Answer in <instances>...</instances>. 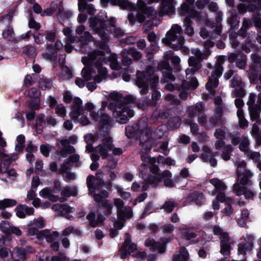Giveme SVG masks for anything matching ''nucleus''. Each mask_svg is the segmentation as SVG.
<instances>
[{"label":"nucleus","instance_id":"1","mask_svg":"<svg viewBox=\"0 0 261 261\" xmlns=\"http://www.w3.org/2000/svg\"><path fill=\"white\" fill-rule=\"evenodd\" d=\"M95 51L89 54V57H83L82 63L85 67L82 69L81 74L85 81H90L93 79L94 82L87 83L86 87L90 91H94L97 87L96 84L106 81L108 77V71L103 64H109L111 69H118L119 65L116 56L111 57H105V54L95 56Z\"/></svg>","mask_w":261,"mask_h":261},{"label":"nucleus","instance_id":"2","mask_svg":"<svg viewBox=\"0 0 261 261\" xmlns=\"http://www.w3.org/2000/svg\"><path fill=\"white\" fill-rule=\"evenodd\" d=\"M66 43L65 45V50L67 53H71L73 47L72 43H79L80 50L81 52L89 54L95 51V56H98L101 54H108L110 49L108 45L109 34H97L100 38V41H94L91 34H83L84 36H72V34H64Z\"/></svg>","mask_w":261,"mask_h":261},{"label":"nucleus","instance_id":"3","mask_svg":"<svg viewBox=\"0 0 261 261\" xmlns=\"http://www.w3.org/2000/svg\"><path fill=\"white\" fill-rule=\"evenodd\" d=\"M252 63L250 69L247 71L250 82L256 84L259 81L260 85L256 87L257 91L260 92L258 96L254 93H251L247 101L250 118L253 120H257L261 112V57L256 53L251 55Z\"/></svg>","mask_w":261,"mask_h":261},{"label":"nucleus","instance_id":"4","mask_svg":"<svg viewBox=\"0 0 261 261\" xmlns=\"http://www.w3.org/2000/svg\"><path fill=\"white\" fill-rule=\"evenodd\" d=\"M109 97L111 101L108 104V108L112 111L116 121L120 123H126L134 115V110L128 105L135 102L136 97L132 95H123L115 91L111 92Z\"/></svg>","mask_w":261,"mask_h":261},{"label":"nucleus","instance_id":"5","mask_svg":"<svg viewBox=\"0 0 261 261\" xmlns=\"http://www.w3.org/2000/svg\"><path fill=\"white\" fill-rule=\"evenodd\" d=\"M238 55L236 53H231L228 57L219 56L217 58L214 66L211 63L206 64L207 68L213 69V70L211 76L209 77L208 81L205 85V88L208 91L206 99L211 98L215 95V89L219 84V79L221 76L224 70L223 65L226 59L229 62L232 63L238 60Z\"/></svg>","mask_w":261,"mask_h":261},{"label":"nucleus","instance_id":"6","mask_svg":"<svg viewBox=\"0 0 261 261\" xmlns=\"http://www.w3.org/2000/svg\"><path fill=\"white\" fill-rule=\"evenodd\" d=\"M246 165L244 161L235 162V166L237 167V178L233 187V191L238 196L244 195L246 199H250L253 197L255 193L248 190L246 187L251 184L250 179L252 176V172L246 169Z\"/></svg>","mask_w":261,"mask_h":261},{"label":"nucleus","instance_id":"7","mask_svg":"<svg viewBox=\"0 0 261 261\" xmlns=\"http://www.w3.org/2000/svg\"><path fill=\"white\" fill-rule=\"evenodd\" d=\"M140 64L141 67L143 69L145 68V71L137 70L135 83L140 89V93L141 95H144L147 94L149 91V81L153 75L155 71V68L150 65L144 66V61H141Z\"/></svg>","mask_w":261,"mask_h":261},{"label":"nucleus","instance_id":"8","mask_svg":"<svg viewBox=\"0 0 261 261\" xmlns=\"http://www.w3.org/2000/svg\"><path fill=\"white\" fill-rule=\"evenodd\" d=\"M84 111L86 109L90 113L91 118L99 123L100 129L105 133H107L110 129L113 122L111 117L106 114L103 110H99L96 113L93 111L94 109V106L92 103L87 102L85 105Z\"/></svg>","mask_w":261,"mask_h":261},{"label":"nucleus","instance_id":"9","mask_svg":"<svg viewBox=\"0 0 261 261\" xmlns=\"http://www.w3.org/2000/svg\"><path fill=\"white\" fill-rule=\"evenodd\" d=\"M112 149V139L109 136H106L102 139V143L96 146L95 150L101 155L102 159L107 160V166L111 169H114L117 165V160L109 153Z\"/></svg>","mask_w":261,"mask_h":261},{"label":"nucleus","instance_id":"10","mask_svg":"<svg viewBox=\"0 0 261 261\" xmlns=\"http://www.w3.org/2000/svg\"><path fill=\"white\" fill-rule=\"evenodd\" d=\"M212 228L213 233L216 236H219L220 240V253L227 258L230 253L231 250L230 238L227 232L224 230L219 225H215L213 226L210 223L206 224L205 228Z\"/></svg>","mask_w":261,"mask_h":261},{"label":"nucleus","instance_id":"11","mask_svg":"<svg viewBox=\"0 0 261 261\" xmlns=\"http://www.w3.org/2000/svg\"><path fill=\"white\" fill-rule=\"evenodd\" d=\"M156 14V11L151 7H147L144 2L138 0L136 11L128 15V19L130 23L136 21L142 22L147 18L153 17Z\"/></svg>","mask_w":261,"mask_h":261},{"label":"nucleus","instance_id":"12","mask_svg":"<svg viewBox=\"0 0 261 261\" xmlns=\"http://www.w3.org/2000/svg\"><path fill=\"white\" fill-rule=\"evenodd\" d=\"M82 100L79 97H75L71 106L70 117L75 123H80L83 125L90 123L89 118L84 115V108L82 106Z\"/></svg>","mask_w":261,"mask_h":261},{"label":"nucleus","instance_id":"13","mask_svg":"<svg viewBox=\"0 0 261 261\" xmlns=\"http://www.w3.org/2000/svg\"><path fill=\"white\" fill-rule=\"evenodd\" d=\"M174 53L172 50L166 51L164 56V60L159 63L158 69L163 70L162 72V81L163 82L174 81L175 77L173 74V68L169 64V60L172 59Z\"/></svg>","mask_w":261,"mask_h":261},{"label":"nucleus","instance_id":"14","mask_svg":"<svg viewBox=\"0 0 261 261\" xmlns=\"http://www.w3.org/2000/svg\"><path fill=\"white\" fill-rule=\"evenodd\" d=\"M148 127V118H143L139 120L137 123L125 127V135L128 138H139L140 140L143 138V134L149 129Z\"/></svg>","mask_w":261,"mask_h":261},{"label":"nucleus","instance_id":"15","mask_svg":"<svg viewBox=\"0 0 261 261\" xmlns=\"http://www.w3.org/2000/svg\"><path fill=\"white\" fill-rule=\"evenodd\" d=\"M200 36L204 39H207L203 42V46L205 49H209L214 46L216 44L217 47L222 49L225 48V43L221 40V34H199Z\"/></svg>","mask_w":261,"mask_h":261},{"label":"nucleus","instance_id":"16","mask_svg":"<svg viewBox=\"0 0 261 261\" xmlns=\"http://www.w3.org/2000/svg\"><path fill=\"white\" fill-rule=\"evenodd\" d=\"M61 190V185L59 180L56 179L54 183L53 189L45 188L39 192V195L43 198H47L52 202H56L60 199L59 196L54 195L53 192L58 193Z\"/></svg>","mask_w":261,"mask_h":261},{"label":"nucleus","instance_id":"17","mask_svg":"<svg viewBox=\"0 0 261 261\" xmlns=\"http://www.w3.org/2000/svg\"><path fill=\"white\" fill-rule=\"evenodd\" d=\"M93 195V194H92ZM108 193L107 191H102L100 193H93V198L95 202L98 203L99 206L103 208V213L105 215H109L111 213L113 207V203L107 199H103L104 197L108 196Z\"/></svg>","mask_w":261,"mask_h":261},{"label":"nucleus","instance_id":"18","mask_svg":"<svg viewBox=\"0 0 261 261\" xmlns=\"http://www.w3.org/2000/svg\"><path fill=\"white\" fill-rule=\"evenodd\" d=\"M166 37L162 39V42L170 46L174 50L180 49L185 42L183 37L177 36V34H166Z\"/></svg>","mask_w":261,"mask_h":261},{"label":"nucleus","instance_id":"19","mask_svg":"<svg viewBox=\"0 0 261 261\" xmlns=\"http://www.w3.org/2000/svg\"><path fill=\"white\" fill-rule=\"evenodd\" d=\"M198 82L195 77H193L190 81L184 80L180 85V90L179 97L180 99L185 100L187 99L189 94L187 91L189 89L194 90L198 86Z\"/></svg>","mask_w":261,"mask_h":261},{"label":"nucleus","instance_id":"20","mask_svg":"<svg viewBox=\"0 0 261 261\" xmlns=\"http://www.w3.org/2000/svg\"><path fill=\"white\" fill-rule=\"evenodd\" d=\"M113 56H116V57L117 58V60L118 59L117 56L115 54H111L109 57H111ZM132 61V59L130 57H128L126 56H125V57L123 56L121 60V63L123 66L126 67L124 68H121L120 65L119 64H118L119 65V68L116 70H121L120 72L121 73V74H122V78L125 82H129L130 81V73H132L133 72L132 69H130V67H128V66L131 64ZM117 63H118L117 61Z\"/></svg>","mask_w":261,"mask_h":261},{"label":"nucleus","instance_id":"21","mask_svg":"<svg viewBox=\"0 0 261 261\" xmlns=\"http://www.w3.org/2000/svg\"><path fill=\"white\" fill-rule=\"evenodd\" d=\"M170 173L168 171L163 174H155L154 175H149L145 180V184L142 186V191H145L148 189L150 187H156L161 180L163 176L169 175Z\"/></svg>","mask_w":261,"mask_h":261},{"label":"nucleus","instance_id":"22","mask_svg":"<svg viewBox=\"0 0 261 261\" xmlns=\"http://www.w3.org/2000/svg\"><path fill=\"white\" fill-rule=\"evenodd\" d=\"M230 86L234 89L232 91L236 97H243L245 94L244 84L242 82L241 77L238 75L233 76L230 81Z\"/></svg>","mask_w":261,"mask_h":261},{"label":"nucleus","instance_id":"23","mask_svg":"<svg viewBox=\"0 0 261 261\" xmlns=\"http://www.w3.org/2000/svg\"><path fill=\"white\" fill-rule=\"evenodd\" d=\"M201 62L202 61H199V60L197 59L195 57L191 56L189 57L188 63L191 68H188L185 70L187 80H189L190 81L191 79L193 77L191 76V75H189L190 74L193 75L196 72H199L202 67Z\"/></svg>","mask_w":261,"mask_h":261},{"label":"nucleus","instance_id":"24","mask_svg":"<svg viewBox=\"0 0 261 261\" xmlns=\"http://www.w3.org/2000/svg\"><path fill=\"white\" fill-rule=\"evenodd\" d=\"M2 135L3 133L0 130V146L2 147V148H0V158H7L2 161V163L4 165L8 167L13 161L17 159L18 155L14 153L7 155L5 153L4 149L3 148L6 146L7 143L5 139L2 137Z\"/></svg>","mask_w":261,"mask_h":261},{"label":"nucleus","instance_id":"25","mask_svg":"<svg viewBox=\"0 0 261 261\" xmlns=\"http://www.w3.org/2000/svg\"><path fill=\"white\" fill-rule=\"evenodd\" d=\"M32 35L35 42L37 44H41L45 40H46L47 42H54L56 38V34H25L23 38L27 39Z\"/></svg>","mask_w":261,"mask_h":261},{"label":"nucleus","instance_id":"26","mask_svg":"<svg viewBox=\"0 0 261 261\" xmlns=\"http://www.w3.org/2000/svg\"><path fill=\"white\" fill-rule=\"evenodd\" d=\"M14 251L17 257L23 261L28 254L35 252V249L31 245H27L26 246H16L14 248Z\"/></svg>","mask_w":261,"mask_h":261},{"label":"nucleus","instance_id":"27","mask_svg":"<svg viewBox=\"0 0 261 261\" xmlns=\"http://www.w3.org/2000/svg\"><path fill=\"white\" fill-rule=\"evenodd\" d=\"M114 204L117 209V215H125L127 217L132 216V208L129 206L124 207V202L122 200L119 198L115 199Z\"/></svg>","mask_w":261,"mask_h":261},{"label":"nucleus","instance_id":"28","mask_svg":"<svg viewBox=\"0 0 261 261\" xmlns=\"http://www.w3.org/2000/svg\"><path fill=\"white\" fill-rule=\"evenodd\" d=\"M167 241H163L164 244L160 242H155L153 239L148 238L145 241V245L147 247H149L150 249L152 251H158L160 253H163L165 252L166 250V246L165 243Z\"/></svg>","mask_w":261,"mask_h":261},{"label":"nucleus","instance_id":"29","mask_svg":"<svg viewBox=\"0 0 261 261\" xmlns=\"http://www.w3.org/2000/svg\"><path fill=\"white\" fill-rule=\"evenodd\" d=\"M180 231L182 237L191 244L193 243V239H195L197 236L196 231L192 225L185 226L180 229Z\"/></svg>","mask_w":261,"mask_h":261},{"label":"nucleus","instance_id":"30","mask_svg":"<svg viewBox=\"0 0 261 261\" xmlns=\"http://www.w3.org/2000/svg\"><path fill=\"white\" fill-rule=\"evenodd\" d=\"M217 152H213L210 148H205L204 152L200 155V158L204 162L209 163L211 166L215 167L217 165V161L215 159Z\"/></svg>","mask_w":261,"mask_h":261},{"label":"nucleus","instance_id":"31","mask_svg":"<svg viewBox=\"0 0 261 261\" xmlns=\"http://www.w3.org/2000/svg\"><path fill=\"white\" fill-rule=\"evenodd\" d=\"M141 154V160L145 163L146 164H142L140 166V170L142 169H146L147 167L150 168L153 166V169L155 171L158 170V167L155 165V161L153 158H151L150 155H148L146 153H144L143 150H141L140 151Z\"/></svg>","mask_w":261,"mask_h":261},{"label":"nucleus","instance_id":"32","mask_svg":"<svg viewBox=\"0 0 261 261\" xmlns=\"http://www.w3.org/2000/svg\"><path fill=\"white\" fill-rule=\"evenodd\" d=\"M159 0H150V3L158 2ZM160 12L162 15H169L174 11L173 0H163Z\"/></svg>","mask_w":261,"mask_h":261},{"label":"nucleus","instance_id":"33","mask_svg":"<svg viewBox=\"0 0 261 261\" xmlns=\"http://www.w3.org/2000/svg\"><path fill=\"white\" fill-rule=\"evenodd\" d=\"M15 210L16 216L20 218H24L27 216L33 215L34 212V208L24 204L17 205Z\"/></svg>","mask_w":261,"mask_h":261},{"label":"nucleus","instance_id":"34","mask_svg":"<svg viewBox=\"0 0 261 261\" xmlns=\"http://www.w3.org/2000/svg\"><path fill=\"white\" fill-rule=\"evenodd\" d=\"M59 233L57 231H50L48 230H44L39 232L38 238L39 239H45L48 243H53L58 241Z\"/></svg>","mask_w":261,"mask_h":261},{"label":"nucleus","instance_id":"35","mask_svg":"<svg viewBox=\"0 0 261 261\" xmlns=\"http://www.w3.org/2000/svg\"><path fill=\"white\" fill-rule=\"evenodd\" d=\"M78 193V189L74 186H66L63 188L61 192V195L62 197L59 200L63 202L67 198L71 196H75Z\"/></svg>","mask_w":261,"mask_h":261},{"label":"nucleus","instance_id":"36","mask_svg":"<svg viewBox=\"0 0 261 261\" xmlns=\"http://www.w3.org/2000/svg\"><path fill=\"white\" fill-rule=\"evenodd\" d=\"M53 42H47L46 52L43 54V58L50 62H54L57 60V50L53 46Z\"/></svg>","mask_w":261,"mask_h":261},{"label":"nucleus","instance_id":"37","mask_svg":"<svg viewBox=\"0 0 261 261\" xmlns=\"http://www.w3.org/2000/svg\"><path fill=\"white\" fill-rule=\"evenodd\" d=\"M152 132V128L149 127V128L145 132L146 139L145 140V141L143 142L142 141V140L143 139V137L142 138V139L140 140L139 144L142 148L141 150H144V153H147L150 150L151 148V143L149 140L152 138L151 134Z\"/></svg>","mask_w":261,"mask_h":261},{"label":"nucleus","instance_id":"38","mask_svg":"<svg viewBox=\"0 0 261 261\" xmlns=\"http://www.w3.org/2000/svg\"><path fill=\"white\" fill-rule=\"evenodd\" d=\"M189 253L185 247L180 248L178 252L174 254L172 257V261H187Z\"/></svg>","mask_w":261,"mask_h":261},{"label":"nucleus","instance_id":"39","mask_svg":"<svg viewBox=\"0 0 261 261\" xmlns=\"http://www.w3.org/2000/svg\"><path fill=\"white\" fill-rule=\"evenodd\" d=\"M247 34H229V37L231 40V46L237 48L241 44V40L246 37Z\"/></svg>","mask_w":261,"mask_h":261},{"label":"nucleus","instance_id":"40","mask_svg":"<svg viewBox=\"0 0 261 261\" xmlns=\"http://www.w3.org/2000/svg\"><path fill=\"white\" fill-rule=\"evenodd\" d=\"M204 103L202 102L196 103L195 106L188 108L189 117L192 118L204 110Z\"/></svg>","mask_w":261,"mask_h":261},{"label":"nucleus","instance_id":"41","mask_svg":"<svg viewBox=\"0 0 261 261\" xmlns=\"http://www.w3.org/2000/svg\"><path fill=\"white\" fill-rule=\"evenodd\" d=\"M251 249V244L246 240H244L238 245V253L239 255H244L249 252Z\"/></svg>","mask_w":261,"mask_h":261},{"label":"nucleus","instance_id":"42","mask_svg":"<svg viewBox=\"0 0 261 261\" xmlns=\"http://www.w3.org/2000/svg\"><path fill=\"white\" fill-rule=\"evenodd\" d=\"M46 126V118L43 114H40L36 120L35 128L38 134H41Z\"/></svg>","mask_w":261,"mask_h":261},{"label":"nucleus","instance_id":"43","mask_svg":"<svg viewBox=\"0 0 261 261\" xmlns=\"http://www.w3.org/2000/svg\"><path fill=\"white\" fill-rule=\"evenodd\" d=\"M97 181H96L95 178L93 175H90L87 178V185L88 188L89 194L92 195L95 193L96 189L98 187Z\"/></svg>","mask_w":261,"mask_h":261},{"label":"nucleus","instance_id":"44","mask_svg":"<svg viewBox=\"0 0 261 261\" xmlns=\"http://www.w3.org/2000/svg\"><path fill=\"white\" fill-rule=\"evenodd\" d=\"M190 197L192 201L194 202L196 205H201L205 202V197L201 192L194 191L191 194Z\"/></svg>","mask_w":261,"mask_h":261},{"label":"nucleus","instance_id":"45","mask_svg":"<svg viewBox=\"0 0 261 261\" xmlns=\"http://www.w3.org/2000/svg\"><path fill=\"white\" fill-rule=\"evenodd\" d=\"M177 205L178 203L173 199H167L162 206L161 208L167 213H171Z\"/></svg>","mask_w":261,"mask_h":261},{"label":"nucleus","instance_id":"46","mask_svg":"<svg viewBox=\"0 0 261 261\" xmlns=\"http://www.w3.org/2000/svg\"><path fill=\"white\" fill-rule=\"evenodd\" d=\"M118 218L119 219L118 221H117L115 218H112V221L114 222V227L116 229H121L123 226L124 223L126 221V220L128 218H130L131 217H127L125 215H117Z\"/></svg>","mask_w":261,"mask_h":261},{"label":"nucleus","instance_id":"47","mask_svg":"<svg viewBox=\"0 0 261 261\" xmlns=\"http://www.w3.org/2000/svg\"><path fill=\"white\" fill-rule=\"evenodd\" d=\"M238 145H239V148L240 151L246 153L249 150L250 141L248 136H242V139Z\"/></svg>","mask_w":261,"mask_h":261},{"label":"nucleus","instance_id":"48","mask_svg":"<svg viewBox=\"0 0 261 261\" xmlns=\"http://www.w3.org/2000/svg\"><path fill=\"white\" fill-rule=\"evenodd\" d=\"M52 208L55 211L61 210V212L64 214H68L70 213H73L74 211V208L69 206L67 204H54L52 206Z\"/></svg>","mask_w":261,"mask_h":261},{"label":"nucleus","instance_id":"49","mask_svg":"<svg viewBox=\"0 0 261 261\" xmlns=\"http://www.w3.org/2000/svg\"><path fill=\"white\" fill-rule=\"evenodd\" d=\"M210 182L215 187L217 192L224 191L226 189V186L224 182L218 178H212Z\"/></svg>","mask_w":261,"mask_h":261},{"label":"nucleus","instance_id":"50","mask_svg":"<svg viewBox=\"0 0 261 261\" xmlns=\"http://www.w3.org/2000/svg\"><path fill=\"white\" fill-rule=\"evenodd\" d=\"M84 139L87 143L86 151L88 153L92 152L94 150L93 144L94 143V136L92 134L85 135Z\"/></svg>","mask_w":261,"mask_h":261},{"label":"nucleus","instance_id":"51","mask_svg":"<svg viewBox=\"0 0 261 261\" xmlns=\"http://www.w3.org/2000/svg\"><path fill=\"white\" fill-rule=\"evenodd\" d=\"M168 141L159 142L156 144L155 147L154 148V150L162 152L164 155H166L169 152V150L168 149Z\"/></svg>","mask_w":261,"mask_h":261},{"label":"nucleus","instance_id":"52","mask_svg":"<svg viewBox=\"0 0 261 261\" xmlns=\"http://www.w3.org/2000/svg\"><path fill=\"white\" fill-rule=\"evenodd\" d=\"M191 53L196 56V58L199 61H202L204 59H207L210 54L208 50H206L205 53H201L198 48H192Z\"/></svg>","mask_w":261,"mask_h":261},{"label":"nucleus","instance_id":"53","mask_svg":"<svg viewBox=\"0 0 261 261\" xmlns=\"http://www.w3.org/2000/svg\"><path fill=\"white\" fill-rule=\"evenodd\" d=\"M17 201L13 199L5 198L0 200V210H4L7 207H13L16 205Z\"/></svg>","mask_w":261,"mask_h":261},{"label":"nucleus","instance_id":"54","mask_svg":"<svg viewBox=\"0 0 261 261\" xmlns=\"http://www.w3.org/2000/svg\"><path fill=\"white\" fill-rule=\"evenodd\" d=\"M103 2H106L107 0H101ZM111 3L114 5H118L122 9H132L133 5L126 0H111Z\"/></svg>","mask_w":261,"mask_h":261},{"label":"nucleus","instance_id":"55","mask_svg":"<svg viewBox=\"0 0 261 261\" xmlns=\"http://www.w3.org/2000/svg\"><path fill=\"white\" fill-rule=\"evenodd\" d=\"M233 151V148L232 145H226L223 147L221 158L225 161H228L230 159V154Z\"/></svg>","mask_w":261,"mask_h":261},{"label":"nucleus","instance_id":"56","mask_svg":"<svg viewBox=\"0 0 261 261\" xmlns=\"http://www.w3.org/2000/svg\"><path fill=\"white\" fill-rule=\"evenodd\" d=\"M229 137L231 140V142L233 145H237L240 142L242 139L241 133L239 131H233L229 133Z\"/></svg>","mask_w":261,"mask_h":261},{"label":"nucleus","instance_id":"57","mask_svg":"<svg viewBox=\"0 0 261 261\" xmlns=\"http://www.w3.org/2000/svg\"><path fill=\"white\" fill-rule=\"evenodd\" d=\"M167 171L169 172L170 173V174L169 175H164V176H163L161 180L160 181V182H162V181H164V185L166 187H169V188L173 187L174 186V184L173 181H172V180L171 179V177L172 176L171 173L168 170H165L161 174H163L164 173H165V172H167Z\"/></svg>","mask_w":261,"mask_h":261},{"label":"nucleus","instance_id":"58","mask_svg":"<svg viewBox=\"0 0 261 261\" xmlns=\"http://www.w3.org/2000/svg\"><path fill=\"white\" fill-rule=\"evenodd\" d=\"M79 1V9L80 11H82L87 9L89 14H93L95 12V9L92 5L87 6L85 0H78Z\"/></svg>","mask_w":261,"mask_h":261},{"label":"nucleus","instance_id":"59","mask_svg":"<svg viewBox=\"0 0 261 261\" xmlns=\"http://www.w3.org/2000/svg\"><path fill=\"white\" fill-rule=\"evenodd\" d=\"M123 56L125 54H128L134 60H139L142 57V53L139 51L136 50L135 49H129V50L123 49L122 51Z\"/></svg>","mask_w":261,"mask_h":261},{"label":"nucleus","instance_id":"60","mask_svg":"<svg viewBox=\"0 0 261 261\" xmlns=\"http://www.w3.org/2000/svg\"><path fill=\"white\" fill-rule=\"evenodd\" d=\"M247 65V56L244 54L240 55V58L236 62V65L240 69H244Z\"/></svg>","mask_w":261,"mask_h":261},{"label":"nucleus","instance_id":"61","mask_svg":"<svg viewBox=\"0 0 261 261\" xmlns=\"http://www.w3.org/2000/svg\"><path fill=\"white\" fill-rule=\"evenodd\" d=\"M39 86L42 90L50 89L52 86V82L48 78H42L39 82Z\"/></svg>","mask_w":261,"mask_h":261},{"label":"nucleus","instance_id":"62","mask_svg":"<svg viewBox=\"0 0 261 261\" xmlns=\"http://www.w3.org/2000/svg\"><path fill=\"white\" fill-rule=\"evenodd\" d=\"M227 133V129L225 127H222L215 130L214 136L217 139H224Z\"/></svg>","mask_w":261,"mask_h":261},{"label":"nucleus","instance_id":"63","mask_svg":"<svg viewBox=\"0 0 261 261\" xmlns=\"http://www.w3.org/2000/svg\"><path fill=\"white\" fill-rule=\"evenodd\" d=\"M189 176V172L187 168H183L181 170L179 174L176 175L174 178L175 182L180 181L183 178H186Z\"/></svg>","mask_w":261,"mask_h":261},{"label":"nucleus","instance_id":"64","mask_svg":"<svg viewBox=\"0 0 261 261\" xmlns=\"http://www.w3.org/2000/svg\"><path fill=\"white\" fill-rule=\"evenodd\" d=\"M12 226L13 225L11 224L8 221H2L0 223V229L3 233L8 235Z\"/></svg>","mask_w":261,"mask_h":261}]
</instances>
